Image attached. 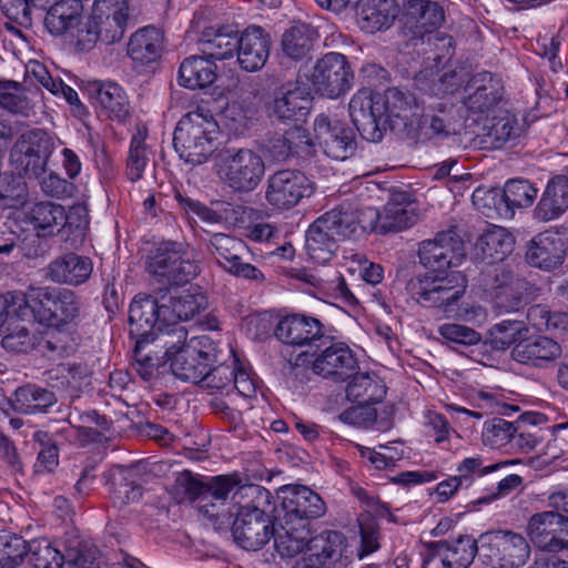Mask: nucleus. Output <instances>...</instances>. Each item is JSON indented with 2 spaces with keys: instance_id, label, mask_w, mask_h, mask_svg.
Wrapping results in <instances>:
<instances>
[{
  "instance_id": "f257e3e1",
  "label": "nucleus",
  "mask_w": 568,
  "mask_h": 568,
  "mask_svg": "<svg viewBox=\"0 0 568 568\" xmlns=\"http://www.w3.org/2000/svg\"><path fill=\"white\" fill-rule=\"evenodd\" d=\"M408 98L397 88L384 94L359 90L349 101L353 124L363 139L382 141L387 129L400 131L415 143L455 135L462 128L459 109L446 101L429 104L420 116L407 118Z\"/></svg>"
},
{
  "instance_id": "f03ea898",
  "label": "nucleus",
  "mask_w": 568,
  "mask_h": 568,
  "mask_svg": "<svg viewBox=\"0 0 568 568\" xmlns=\"http://www.w3.org/2000/svg\"><path fill=\"white\" fill-rule=\"evenodd\" d=\"M465 256L464 242L454 231L423 241L418 257L429 272L410 277L405 286L407 294L423 307L453 313L465 295L467 278L462 272L447 268L460 265Z\"/></svg>"
},
{
  "instance_id": "7ed1b4c3",
  "label": "nucleus",
  "mask_w": 568,
  "mask_h": 568,
  "mask_svg": "<svg viewBox=\"0 0 568 568\" xmlns=\"http://www.w3.org/2000/svg\"><path fill=\"white\" fill-rule=\"evenodd\" d=\"M9 301L12 313L22 321L57 328L73 322L81 308L74 292L51 286H30L26 292H11Z\"/></svg>"
},
{
  "instance_id": "20e7f679",
  "label": "nucleus",
  "mask_w": 568,
  "mask_h": 568,
  "mask_svg": "<svg viewBox=\"0 0 568 568\" xmlns=\"http://www.w3.org/2000/svg\"><path fill=\"white\" fill-rule=\"evenodd\" d=\"M271 493L260 485L236 486L232 499L239 506L232 525L235 542L245 550L263 548L274 534V523L266 514Z\"/></svg>"
},
{
  "instance_id": "39448f33",
  "label": "nucleus",
  "mask_w": 568,
  "mask_h": 568,
  "mask_svg": "<svg viewBox=\"0 0 568 568\" xmlns=\"http://www.w3.org/2000/svg\"><path fill=\"white\" fill-rule=\"evenodd\" d=\"M172 373L180 379L199 384L207 367L219 362L220 351L209 336L187 339L185 327H174L161 337Z\"/></svg>"
},
{
  "instance_id": "423d86ee",
  "label": "nucleus",
  "mask_w": 568,
  "mask_h": 568,
  "mask_svg": "<svg viewBox=\"0 0 568 568\" xmlns=\"http://www.w3.org/2000/svg\"><path fill=\"white\" fill-rule=\"evenodd\" d=\"M236 486L237 480L230 476H216L209 483H203L197 475L183 470L176 475L170 494L178 504L192 503L200 498L204 501L200 511L214 524L224 525L229 524L233 514L220 511V506H224L227 496Z\"/></svg>"
},
{
  "instance_id": "0eeeda50",
  "label": "nucleus",
  "mask_w": 568,
  "mask_h": 568,
  "mask_svg": "<svg viewBox=\"0 0 568 568\" xmlns=\"http://www.w3.org/2000/svg\"><path fill=\"white\" fill-rule=\"evenodd\" d=\"M128 20V0H95L91 14L77 31L75 50L89 52L98 42L106 45L119 42Z\"/></svg>"
},
{
  "instance_id": "6e6552de",
  "label": "nucleus",
  "mask_w": 568,
  "mask_h": 568,
  "mask_svg": "<svg viewBox=\"0 0 568 568\" xmlns=\"http://www.w3.org/2000/svg\"><path fill=\"white\" fill-rule=\"evenodd\" d=\"M217 123L201 112L182 116L174 131L173 145L186 163L200 165L216 150Z\"/></svg>"
},
{
  "instance_id": "1a4fd4ad",
  "label": "nucleus",
  "mask_w": 568,
  "mask_h": 568,
  "mask_svg": "<svg viewBox=\"0 0 568 568\" xmlns=\"http://www.w3.org/2000/svg\"><path fill=\"white\" fill-rule=\"evenodd\" d=\"M214 168L221 182L236 193L254 191L265 174L264 159L247 148L221 150L215 156Z\"/></svg>"
},
{
  "instance_id": "9d476101",
  "label": "nucleus",
  "mask_w": 568,
  "mask_h": 568,
  "mask_svg": "<svg viewBox=\"0 0 568 568\" xmlns=\"http://www.w3.org/2000/svg\"><path fill=\"white\" fill-rule=\"evenodd\" d=\"M479 559L493 568H519L530 555L526 538L510 530H495L481 534Z\"/></svg>"
},
{
  "instance_id": "9b49d317",
  "label": "nucleus",
  "mask_w": 568,
  "mask_h": 568,
  "mask_svg": "<svg viewBox=\"0 0 568 568\" xmlns=\"http://www.w3.org/2000/svg\"><path fill=\"white\" fill-rule=\"evenodd\" d=\"M313 90L329 99L344 95L353 85L354 73L347 58L338 52H328L320 58L310 74H305Z\"/></svg>"
},
{
  "instance_id": "f8f14e48",
  "label": "nucleus",
  "mask_w": 568,
  "mask_h": 568,
  "mask_svg": "<svg viewBox=\"0 0 568 568\" xmlns=\"http://www.w3.org/2000/svg\"><path fill=\"white\" fill-rule=\"evenodd\" d=\"M148 270L170 285L185 284L197 274V265L186 257L183 245L178 242L161 243L150 256Z\"/></svg>"
},
{
  "instance_id": "ddd939ff",
  "label": "nucleus",
  "mask_w": 568,
  "mask_h": 568,
  "mask_svg": "<svg viewBox=\"0 0 568 568\" xmlns=\"http://www.w3.org/2000/svg\"><path fill=\"white\" fill-rule=\"evenodd\" d=\"M209 251L225 272L245 280L261 282L263 273L248 262V247L244 241L225 233H214L209 240Z\"/></svg>"
},
{
  "instance_id": "4468645a",
  "label": "nucleus",
  "mask_w": 568,
  "mask_h": 568,
  "mask_svg": "<svg viewBox=\"0 0 568 568\" xmlns=\"http://www.w3.org/2000/svg\"><path fill=\"white\" fill-rule=\"evenodd\" d=\"M316 347L321 348V352L312 362L314 374L341 383L347 381L357 372V358L347 344L334 342L332 337L324 336L316 344Z\"/></svg>"
},
{
  "instance_id": "2eb2a0df",
  "label": "nucleus",
  "mask_w": 568,
  "mask_h": 568,
  "mask_svg": "<svg viewBox=\"0 0 568 568\" xmlns=\"http://www.w3.org/2000/svg\"><path fill=\"white\" fill-rule=\"evenodd\" d=\"M277 498L280 506L274 508L275 517L295 523L303 520L308 527L312 519L322 517L326 511L321 496L306 486H283L277 491Z\"/></svg>"
},
{
  "instance_id": "dca6fc26",
  "label": "nucleus",
  "mask_w": 568,
  "mask_h": 568,
  "mask_svg": "<svg viewBox=\"0 0 568 568\" xmlns=\"http://www.w3.org/2000/svg\"><path fill=\"white\" fill-rule=\"evenodd\" d=\"M314 192L313 182L300 170H280L267 179L265 199L278 210H288Z\"/></svg>"
},
{
  "instance_id": "f3484780",
  "label": "nucleus",
  "mask_w": 568,
  "mask_h": 568,
  "mask_svg": "<svg viewBox=\"0 0 568 568\" xmlns=\"http://www.w3.org/2000/svg\"><path fill=\"white\" fill-rule=\"evenodd\" d=\"M162 306L158 297L136 295L129 308V334L135 343L161 341L166 323L161 321Z\"/></svg>"
},
{
  "instance_id": "a211bd4d",
  "label": "nucleus",
  "mask_w": 568,
  "mask_h": 568,
  "mask_svg": "<svg viewBox=\"0 0 568 568\" xmlns=\"http://www.w3.org/2000/svg\"><path fill=\"white\" fill-rule=\"evenodd\" d=\"M537 194L538 190L528 181L510 180L505 184L501 192L496 190H476L473 193V203L479 209H490L493 204L498 214L513 216L515 209L532 205Z\"/></svg>"
},
{
  "instance_id": "6ab92c4d",
  "label": "nucleus",
  "mask_w": 568,
  "mask_h": 568,
  "mask_svg": "<svg viewBox=\"0 0 568 568\" xmlns=\"http://www.w3.org/2000/svg\"><path fill=\"white\" fill-rule=\"evenodd\" d=\"M527 534L537 548L547 552L568 549V517L549 510L532 515L527 524Z\"/></svg>"
},
{
  "instance_id": "aec40b11",
  "label": "nucleus",
  "mask_w": 568,
  "mask_h": 568,
  "mask_svg": "<svg viewBox=\"0 0 568 568\" xmlns=\"http://www.w3.org/2000/svg\"><path fill=\"white\" fill-rule=\"evenodd\" d=\"M51 154L50 138L41 130L23 134L11 151L19 174L38 179L45 171Z\"/></svg>"
},
{
  "instance_id": "412c9836",
  "label": "nucleus",
  "mask_w": 568,
  "mask_h": 568,
  "mask_svg": "<svg viewBox=\"0 0 568 568\" xmlns=\"http://www.w3.org/2000/svg\"><path fill=\"white\" fill-rule=\"evenodd\" d=\"M315 138L323 152L333 160L351 158L357 148L353 129L337 119L320 114L314 121Z\"/></svg>"
},
{
  "instance_id": "4be33fe9",
  "label": "nucleus",
  "mask_w": 568,
  "mask_h": 568,
  "mask_svg": "<svg viewBox=\"0 0 568 568\" xmlns=\"http://www.w3.org/2000/svg\"><path fill=\"white\" fill-rule=\"evenodd\" d=\"M529 283L506 268L497 270L494 281V310L498 315L518 314L529 303Z\"/></svg>"
},
{
  "instance_id": "5701e85b",
  "label": "nucleus",
  "mask_w": 568,
  "mask_h": 568,
  "mask_svg": "<svg viewBox=\"0 0 568 568\" xmlns=\"http://www.w3.org/2000/svg\"><path fill=\"white\" fill-rule=\"evenodd\" d=\"M345 548L346 539L342 532L323 531L308 540L303 557L294 568H332L341 560Z\"/></svg>"
},
{
  "instance_id": "b1692460",
  "label": "nucleus",
  "mask_w": 568,
  "mask_h": 568,
  "mask_svg": "<svg viewBox=\"0 0 568 568\" xmlns=\"http://www.w3.org/2000/svg\"><path fill=\"white\" fill-rule=\"evenodd\" d=\"M159 300L162 306L161 321L166 323L168 329L178 327L179 322L192 318L207 306L206 297L191 290H168Z\"/></svg>"
},
{
  "instance_id": "393cba45",
  "label": "nucleus",
  "mask_w": 568,
  "mask_h": 568,
  "mask_svg": "<svg viewBox=\"0 0 568 568\" xmlns=\"http://www.w3.org/2000/svg\"><path fill=\"white\" fill-rule=\"evenodd\" d=\"M312 105L311 89L300 81L286 83L276 92L272 114L281 121L303 122Z\"/></svg>"
},
{
  "instance_id": "a878e982",
  "label": "nucleus",
  "mask_w": 568,
  "mask_h": 568,
  "mask_svg": "<svg viewBox=\"0 0 568 568\" xmlns=\"http://www.w3.org/2000/svg\"><path fill=\"white\" fill-rule=\"evenodd\" d=\"M272 40L261 27H247L241 34L236 51L237 63L247 72L261 70L268 57Z\"/></svg>"
},
{
  "instance_id": "bb28decb",
  "label": "nucleus",
  "mask_w": 568,
  "mask_h": 568,
  "mask_svg": "<svg viewBox=\"0 0 568 568\" xmlns=\"http://www.w3.org/2000/svg\"><path fill=\"white\" fill-rule=\"evenodd\" d=\"M311 146L307 131L294 125L284 133L267 135L262 143V151L270 161L283 163L300 152H308Z\"/></svg>"
},
{
  "instance_id": "cd10ccee",
  "label": "nucleus",
  "mask_w": 568,
  "mask_h": 568,
  "mask_svg": "<svg viewBox=\"0 0 568 568\" xmlns=\"http://www.w3.org/2000/svg\"><path fill=\"white\" fill-rule=\"evenodd\" d=\"M525 256L529 265L545 271H554L565 260L564 240L550 231L539 233L529 241Z\"/></svg>"
},
{
  "instance_id": "c85d7f7f",
  "label": "nucleus",
  "mask_w": 568,
  "mask_h": 568,
  "mask_svg": "<svg viewBox=\"0 0 568 568\" xmlns=\"http://www.w3.org/2000/svg\"><path fill=\"white\" fill-rule=\"evenodd\" d=\"M277 339L292 346L316 345L325 336L323 325L314 317L291 315L282 318L274 332Z\"/></svg>"
},
{
  "instance_id": "c756f323",
  "label": "nucleus",
  "mask_w": 568,
  "mask_h": 568,
  "mask_svg": "<svg viewBox=\"0 0 568 568\" xmlns=\"http://www.w3.org/2000/svg\"><path fill=\"white\" fill-rule=\"evenodd\" d=\"M47 384L61 398L73 402L89 384L85 366L78 363L59 364L45 372Z\"/></svg>"
},
{
  "instance_id": "7c9ffc66",
  "label": "nucleus",
  "mask_w": 568,
  "mask_h": 568,
  "mask_svg": "<svg viewBox=\"0 0 568 568\" xmlns=\"http://www.w3.org/2000/svg\"><path fill=\"white\" fill-rule=\"evenodd\" d=\"M464 106L471 113H485L495 106L503 97L500 80L490 72H480L471 78L466 87Z\"/></svg>"
},
{
  "instance_id": "2f4dec72",
  "label": "nucleus",
  "mask_w": 568,
  "mask_h": 568,
  "mask_svg": "<svg viewBox=\"0 0 568 568\" xmlns=\"http://www.w3.org/2000/svg\"><path fill=\"white\" fill-rule=\"evenodd\" d=\"M432 557L440 556L445 568H468L476 554L480 552V545L470 536L460 535L453 542L447 540L425 542Z\"/></svg>"
},
{
  "instance_id": "473e14b6",
  "label": "nucleus",
  "mask_w": 568,
  "mask_h": 568,
  "mask_svg": "<svg viewBox=\"0 0 568 568\" xmlns=\"http://www.w3.org/2000/svg\"><path fill=\"white\" fill-rule=\"evenodd\" d=\"M93 272L92 260L77 253H67L54 258L47 267V277L58 284L79 286Z\"/></svg>"
},
{
  "instance_id": "72a5a7b5",
  "label": "nucleus",
  "mask_w": 568,
  "mask_h": 568,
  "mask_svg": "<svg viewBox=\"0 0 568 568\" xmlns=\"http://www.w3.org/2000/svg\"><path fill=\"white\" fill-rule=\"evenodd\" d=\"M406 24L415 37L432 34L445 21L444 9L430 0H407L404 3Z\"/></svg>"
},
{
  "instance_id": "f704fd0d",
  "label": "nucleus",
  "mask_w": 568,
  "mask_h": 568,
  "mask_svg": "<svg viewBox=\"0 0 568 568\" xmlns=\"http://www.w3.org/2000/svg\"><path fill=\"white\" fill-rule=\"evenodd\" d=\"M568 210V180L564 175L552 176L534 210V216L540 222L559 219Z\"/></svg>"
},
{
  "instance_id": "c9c22d12",
  "label": "nucleus",
  "mask_w": 568,
  "mask_h": 568,
  "mask_svg": "<svg viewBox=\"0 0 568 568\" xmlns=\"http://www.w3.org/2000/svg\"><path fill=\"white\" fill-rule=\"evenodd\" d=\"M278 528L274 526V545L281 557H294L306 548V544L312 538L308 526L303 520L298 523L275 517Z\"/></svg>"
},
{
  "instance_id": "e433bc0d",
  "label": "nucleus",
  "mask_w": 568,
  "mask_h": 568,
  "mask_svg": "<svg viewBox=\"0 0 568 568\" xmlns=\"http://www.w3.org/2000/svg\"><path fill=\"white\" fill-rule=\"evenodd\" d=\"M10 402L13 410L20 414H48L58 403V395L36 384H27L14 390Z\"/></svg>"
},
{
  "instance_id": "4c0bfd02",
  "label": "nucleus",
  "mask_w": 568,
  "mask_h": 568,
  "mask_svg": "<svg viewBox=\"0 0 568 568\" xmlns=\"http://www.w3.org/2000/svg\"><path fill=\"white\" fill-rule=\"evenodd\" d=\"M520 132L521 128L515 115L505 112L489 119L477 134L476 141L481 149L494 150L518 138Z\"/></svg>"
},
{
  "instance_id": "58836bf2",
  "label": "nucleus",
  "mask_w": 568,
  "mask_h": 568,
  "mask_svg": "<svg viewBox=\"0 0 568 568\" xmlns=\"http://www.w3.org/2000/svg\"><path fill=\"white\" fill-rule=\"evenodd\" d=\"M382 225L379 234L399 232L413 226L418 214L416 207L409 202L407 193L393 194L390 201L381 211Z\"/></svg>"
},
{
  "instance_id": "ea45409f",
  "label": "nucleus",
  "mask_w": 568,
  "mask_h": 568,
  "mask_svg": "<svg viewBox=\"0 0 568 568\" xmlns=\"http://www.w3.org/2000/svg\"><path fill=\"white\" fill-rule=\"evenodd\" d=\"M88 91L92 101L101 108L108 118L123 121L129 115V101L119 84L94 82Z\"/></svg>"
},
{
  "instance_id": "a19ab883",
  "label": "nucleus",
  "mask_w": 568,
  "mask_h": 568,
  "mask_svg": "<svg viewBox=\"0 0 568 568\" xmlns=\"http://www.w3.org/2000/svg\"><path fill=\"white\" fill-rule=\"evenodd\" d=\"M163 34L154 27L135 31L128 43V55L136 65H149L161 57Z\"/></svg>"
},
{
  "instance_id": "79ce46f5",
  "label": "nucleus",
  "mask_w": 568,
  "mask_h": 568,
  "mask_svg": "<svg viewBox=\"0 0 568 568\" xmlns=\"http://www.w3.org/2000/svg\"><path fill=\"white\" fill-rule=\"evenodd\" d=\"M216 79V65L206 55H191L184 59L179 69V83L187 89H203Z\"/></svg>"
},
{
  "instance_id": "37998d69",
  "label": "nucleus",
  "mask_w": 568,
  "mask_h": 568,
  "mask_svg": "<svg viewBox=\"0 0 568 568\" xmlns=\"http://www.w3.org/2000/svg\"><path fill=\"white\" fill-rule=\"evenodd\" d=\"M239 41V31L232 27L210 28L201 38L202 53L211 60H226L236 53Z\"/></svg>"
},
{
  "instance_id": "c03bdc74",
  "label": "nucleus",
  "mask_w": 568,
  "mask_h": 568,
  "mask_svg": "<svg viewBox=\"0 0 568 568\" xmlns=\"http://www.w3.org/2000/svg\"><path fill=\"white\" fill-rule=\"evenodd\" d=\"M83 12L81 0H57L44 17L45 29L55 37L78 26Z\"/></svg>"
},
{
  "instance_id": "a18cd8bd",
  "label": "nucleus",
  "mask_w": 568,
  "mask_h": 568,
  "mask_svg": "<svg viewBox=\"0 0 568 568\" xmlns=\"http://www.w3.org/2000/svg\"><path fill=\"white\" fill-rule=\"evenodd\" d=\"M560 346L552 338L538 336L535 339L519 341L511 351L515 361L523 364L540 365L560 355Z\"/></svg>"
},
{
  "instance_id": "49530a36",
  "label": "nucleus",
  "mask_w": 568,
  "mask_h": 568,
  "mask_svg": "<svg viewBox=\"0 0 568 568\" xmlns=\"http://www.w3.org/2000/svg\"><path fill=\"white\" fill-rule=\"evenodd\" d=\"M338 237L318 217L306 231L305 247L310 258L315 263L328 262L337 250Z\"/></svg>"
},
{
  "instance_id": "de8ad7c7",
  "label": "nucleus",
  "mask_w": 568,
  "mask_h": 568,
  "mask_svg": "<svg viewBox=\"0 0 568 568\" xmlns=\"http://www.w3.org/2000/svg\"><path fill=\"white\" fill-rule=\"evenodd\" d=\"M541 418L542 415L535 413H524L514 423L499 417L493 418L484 424L483 440L491 446H501L508 443L524 425H536Z\"/></svg>"
},
{
  "instance_id": "09e8293b",
  "label": "nucleus",
  "mask_w": 568,
  "mask_h": 568,
  "mask_svg": "<svg viewBox=\"0 0 568 568\" xmlns=\"http://www.w3.org/2000/svg\"><path fill=\"white\" fill-rule=\"evenodd\" d=\"M64 216L58 229L59 237L69 244L70 247L81 245L89 230V209L87 203L78 202L64 210Z\"/></svg>"
},
{
  "instance_id": "8fccbe9b",
  "label": "nucleus",
  "mask_w": 568,
  "mask_h": 568,
  "mask_svg": "<svg viewBox=\"0 0 568 568\" xmlns=\"http://www.w3.org/2000/svg\"><path fill=\"white\" fill-rule=\"evenodd\" d=\"M317 37V32L311 26L294 24L283 33L282 50L288 58L302 60L311 52Z\"/></svg>"
},
{
  "instance_id": "3c124183",
  "label": "nucleus",
  "mask_w": 568,
  "mask_h": 568,
  "mask_svg": "<svg viewBox=\"0 0 568 568\" xmlns=\"http://www.w3.org/2000/svg\"><path fill=\"white\" fill-rule=\"evenodd\" d=\"M346 387V397L357 404H376L386 394V387L376 376L356 373Z\"/></svg>"
},
{
  "instance_id": "603ef678",
  "label": "nucleus",
  "mask_w": 568,
  "mask_h": 568,
  "mask_svg": "<svg viewBox=\"0 0 568 568\" xmlns=\"http://www.w3.org/2000/svg\"><path fill=\"white\" fill-rule=\"evenodd\" d=\"M361 27L367 32L374 33L383 29H388L395 18L396 9L392 2L387 0L365 1L361 6Z\"/></svg>"
},
{
  "instance_id": "864d4df0",
  "label": "nucleus",
  "mask_w": 568,
  "mask_h": 568,
  "mask_svg": "<svg viewBox=\"0 0 568 568\" xmlns=\"http://www.w3.org/2000/svg\"><path fill=\"white\" fill-rule=\"evenodd\" d=\"M515 245L513 234L501 226L489 227L476 242V247L486 256L504 260Z\"/></svg>"
},
{
  "instance_id": "5fc2aeb1",
  "label": "nucleus",
  "mask_w": 568,
  "mask_h": 568,
  "mask_svg": "<svg viewBox=\"0 0 568 568\" xmlns=\"http://www.w3.org/2000/svg\"><path fill=\"white\" fill-rule=\"evenodd\" d=\"M338 240L356 236L355 206L344 203L318 217Z\"/></svg>"
},
{
  "instance_id": "6e6d98bb",
  "label": "nucleus",
  "mask_w": 568,
  "mask_h": 568,
  "mask_svg": "<svg viewBox=\"0 0 568 568\" xmlns=\"http://www.w3.org/2000/svg\"><path fill=\"white\" fill-rule=\"evenodd\" d=\"M0 108L13 114L29 116L32 104L20 82L0 80Z\"/></svg>"
},
{
  "instance_id": "4d7b16f0",
  "label": "nucleus",
  "mask_w": 568,
  "mask_h": 568,
  "mask_svg": "<svg viewBox=\"0 0 568 568\" xmlns=\"http://www.w3.org/2000/svg\"><path fill=\"white\" fill-rule=\"evenodd\" d=\"M64 207L60 204L43 201L36 203L30 212L29 219L34 229L53 233V229L62 223Z\"/></svg>"
},
{
  "instance_id": "13d9d810",
  "label": "nucleus",
  "mask_w": 568,
  "mask_h": 568,
  "mask_svg": "<svg viewBox=\"0 0 568 568\" xmlns=\"http://www.w3.org/2000/svg\"><path fill=\"white\" fill-rule=\"evenodd\" d=\"M27 556L33 568H62L64 565V555L47 540H31Z\"/></svg>"
},
{
  "instance_id": "bf43d9fd",
  "label": "nucleus",
  "mask_w": 568,
  "mask_h": 568,
  "mask_svg": "<svg viewBox=\"0 0 568 568\" xmlns=\"http://www.w3.org/2000/svg\"><path fill=\"white\" fill-rule=\"evenodd\" d=\"M28 545L21 537L0 531V568H16L23 562Z\"/></svg>"
},
{
  "instance_id": "052dcab7",
  "label": "nucleus",
  "mask_w": 568,
  "mask_h": 568,
  "mask_svg": "<svg viewBox=\"0 0 568 568\" xmlns=\"http://www.w3.org/2000/svg\"><path fill=\"white\" fill-rule=\"evenodd\" d=\"M230 356L232 357L231 364L222 362L221 355H219V362L207 367V372H205L203 378H201L199 384L206 388H212L216 390H222L231 387L232 378H234V368L236 366L237 359L234 357L232 349H230ZM220 354H222L221 351Z\"/></svg>"
},
{
  "instance_id": "680f3d73",
  "label": "nucleus",
  "mask_w": 568,
  "mask_h": 568,
  "mask_svg": "<svg viewBox=\"0 0 568 568\" xmlns=\"http://www.w3.org/2000/svg\"><path fill=\"white\" fill-rule=\"evenodd\" d=\"M241 211V206L222 201L213 203L212 206L195 205V214L209 224H234L237 222V215Z\"/></svg>"
},
{
  "instance_id": "e2e57ef3",
  "label": "nucleus",
  "mask_w": 568,
  "mask_h": 568,
  "mask_svg": "<svg viewBox=\"0 0 568 568\" xmlns=\"http://www.w3.org/2000/svg\"><path fill=\"white\" fill-rule=\"evenodd\" d=\"M149 163V155L145 145V134L139 132L132 138L126 161L128 178L135 182L143 175Z\"/></svg>"
},
{
  "instance_id": "0e129e2a",
  "label": "nucleus",
  "mask_w": 568,
  "mask_h": 568,
  "mask_svg": "<svg viewBox=\"0 0 568 568\" xmlns=\"http://www.w3.org/2000/svg\"><path fill=\"white\" fill-rule=\"evenodd\" d=\"M45 337L39 343L40 349L52 358L68 356L73 352V343L70 334L61 331L60 327H53Z\"/></svg>"
},
{
  "instance_id": "69168bd1",
  "label": "nucleus",
  "mask_w": 568,
  "mask_h": 568,
  "mask_svg": "<svg viewBox=\"0 0 568 568\" xmlns=\"http://www.w3.org/2000/svg\"><path fill=\"white\" fill-rule=\"evenodd\" d=\"M0 195L13 209L23 207L29 200L28 185L21 174L4 176Z\"/></svg>"
},
{
  "instance_id": "338daca9",
  "label": "nucleus",
  "mask_w": 568,
  "mask_h": 568,
  "mask_svg": "<svg viewBox=\"0 0 568 568\" xmlns=\"http://www.w3.org/2000/svg\"><path fill=\"white\" fill-rule=\"evenodd\" d=\"M526 331L524 321L518 318L505 320L493 327V342L495 345L505 348L521 338L523 333Z\"/></svg>"
},
{
  "instance_id": "774afa93",
  "label": "nucleus",
  "mask_w": 568,
  "mask_h": 568,
  "mask_svg": "<svg viewBox=\"0 0 568 568\" xmlns=\"http://www.w3.org/2000/svg\"><path fill=\"white\" fill-rule=\"evenodd\" d=\"M64 564L69 568H100L99 550L81 544L79 547H70L64 554Z\"/></svg>"
}]
</instances>
